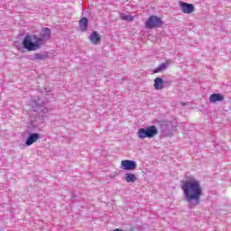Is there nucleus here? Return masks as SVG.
Instances as JSON below:
<instances>
[{
    "label": "nucleus",
    "mask_w": 231,
    "mask_h": 231,
    "mask_svg": "<svg viewBox=\"0 0 231 231\" xmlns=\"http://www.w3.org/2000/svg\"><path fill=\"white\" fill-rule=\"evenodd\" d=\"M183 192L185 201L188 203L189 208H196L201 203V196H203V188L201 182L194 178L189 177L184 180L180 186Z\"/></svg>",
    "instance_id": "f257e3e1"
},
{
    "label": "nucleus",
    "mask_w": 231,
    "mask_h": 231,
    "mask_svg": "<svg viewBox=\"0 0 231 231\" xmlns=\"http://www.w3.org/2000/svg\"><path fill=\"white\" fill-rule=\"evenodd\" d=\"M23 46L28 51H37L42 48V39L35 34H27L23 40Z\"/></svg>",
    "instance_id": "f03ea898"
},
{
    "label": "nucleus",
    "mask_w": 231,
    "mask_h": 231,
    "mask_svg": "<svg viewBox=\"0 0 231 231\" xmlns=\"http://www.w3.org/2000/svg\"><path fill=\"white\" fill-rule=\"evenodd\" d=\"M158 134V128L155 125H151L146 128H139L137 131V136L140 140L145 138H154Z\"/></svg>",
    "instance_id": "7ed1b4c3"
},
{
    "label": "nucleus",
    "mask_w": 231,
    "mask_h": 231,
    "mask_svg": "<svg viewBox=\"0 0 231 231\" xmlns=\"http://www.w3.org/2000/svg\"><path fill=\"white\" fill-rule=\"evenodd\" d=\"M162 24H163L162 18L152 15L146 20L144 26L148 30H153V28H161Z\"/></svg>",
    "instance_id": "20e7f679"
},
{
    "label": "nucleus",
    "mask_w": 231,
    "mask_h": 231,
    "mask_svg": "<svg viewBox=\"0 0 231 231\" xmlns=\"http://www.w3.org/2000/svg\"><path fill=\"white\" fill-rule=\"evenodd\" d=\"M32 106L34 111H41L43 113V115H46L50 111V109L44 106V100L41 99L40 97L32 100Z\"/></svg>",
    "instance_id": "39448f33"
},
{
    "label": "nucleus",
    "mask_w": 231,
    "mask_h": 231,
    "mask_svg": "<svg viewBox=\"0 0 231 231\" xmlns=\"http://www.w3.org/2000/svg\"><path fill=\"white\" fill-rule=\"evenodd\" d=\"M179 6L182 14H194V12L196 11V7H194V5L189 4L187 2L179 1Z\"/></svg>",
    "instance_id": "423d86ee"
},
{
    "label": "nucleus",
    "mask_w": 231,
    "mask_h": 231,
    "mask_svg": "<svg viewBox=\"0 0 231 231\" xmlns=\"http://www.w3.org/2000/svg\"><path fill=\"white\" fill-rule=\"evenodd\" d=\"M136 162L131 160H125L121 162V169L123 171H134L136 169Z\"/></svg>",
    "instance_id": "0eeeda50"
},
{
    "label": "nucleus",
    "mask_w": 231,
    "mask_h": 231,
    "mask_svg": "<svg viewBox=\"0 0 231 231\" xmlns=\"http://www.w3.org/2000/svg\"><path fill=\"white\" fill-rule=\"evenodd\" d=\"M41 139V134L34 133V134H29V136L25 142V145L27 147H30V145H33L37 140Z\"/></svg>",
    "instance_id": "6e6552de"
},
{
    "label": "nucleus",
    "mask_w": 231,
    "mask_h": 231,
    "mask_svg": "<svg viewBox=\"0 0 231 231\" xmlns=\"http://www.w3.org/2000/svg\"><path fill=\"white\" fill-rule=\"evenodd\" d=\"M51 35V31L50 30V28L44 27L42 29V32L40 33L39 39H42V45L44 44V42H46V41L50 40Z\"/></svg>",
    "instance_id": "1a4fd4ad"
},
{
    "label": "nucleus",
    "mask_w": 231,
    "mask_h": 231,
    "mask_svg": "<svg viewBox=\"0 0 231 231\" xmlns=\"http://www.w3.org/2000/svg\"><path fill=\"white\" fill-rule=\"evenodd\" d=\"M90 42L92 44H99L100 41H102V38L100 37V34L98 33V32L94 31L90 33L89 37H88Z\"/></svg>",
    "instance_id": "9d476101"
},
{
    "label": "nucleus",
    "mask_w": 231,
    "mask_h": 231,
    "mask_svg": "<svg viewBox=\"0 0 231 231\" xmlns=\"http://www.w3.org/2000/svg\"><path fill=\"white\" fill-rule=\"evenodd\" d=\"M223 100H225V97H223L221 94H212L209 97V102H211V104H216V102H223Z\"/></svg>",
    "instance_id": "9b49d317"
},
{
    "label": "nucleus",
    "mask_w": 231,
    "mask_h": 231,
    "mask_svg": "<svg viewBox=\"0 0 231 231\" xmlns=\"http://www.w3.org/2000/svg\"><path fill=\"white\" fill-rule=\"evenodd\" d=\"M164 84H165V81H163V79L156 78L154 79V85H153L154 89H157V90L163 89L165 88Z\"/></svg>",
    "instance_id": "f8f14e48"
},
{
    "label": "nucleus",
    "mask_w": 231,
    "mask_h": 231,
    "mask_svg": "<svg viewBox=\"0 0 231 231\" xmlns=\"http://www.w3.org/2000/svg\"><path fill=\"white\" fill-rule=\"evenodd\" d=\"M169 64L171 61H166L164 63L160 64L154 70L153 73H160L161 71H165L169 68Z\"/></svg>",
    "instance_id": "ddd939ff"
},
{
    "label": "nucleus",
    "mask_w": 231,
    "mask_h": 231,
    "mask_svg": "<svg viewBox=\"0 0 231 231\" xmlns=\"http://www.w3.org/2000/svg\"><path fill=\"white\" fill-rule=\"evenodd\" d=\"M88 18L83 17L81 20H79V28L81 32H86L88 30Z\"/></svg>",
    "instance_id": "4468645a"
},
{
    "label": "nucleus",
    "mask_w": 231,
    "mask_h": 231,
    "mask_svg": "<svg viewBox=\"0 0 231 231\" xmlns=\"http://www.w3.org/2000/svg\"><path fill=\"white\" fill-rule=\"evenodd\" d=\"M125 178L127 183H134V181H136L137 180L136 175H134V173H126L125 175Z\"/></svg>",
    "instance_id": "2eb2a0df"
},
{
    "label": "nucleus",
    "mask_w": 231,
    "mask_h": 231,
    "mask_svg": "<svg viewBox=\"0 0 231 231\" xmlns=\"http://www.w3.org/2000/svg\"><path fill=\"white\" fill-rule=\"evenodd\" d=\"M48 58L45 54L36 53L34 54L33 60H44Z\"/></svg>",
    "instance_id": "dca6fc26"
},
{
    "label": "nucleus",
    "mask_w": 231,
    "mask_h": 231,
    "mask_svg": "<svg viewBox=\"0 0 231 231\" xmlns=\"http://www.w3.org/2000/svg\"><path fill=\"white\" fill-rule=\"evenodd\" d=\"M121 19L123 21H134V18L131 14H121Z\"/></svg>",
    "instance_id": "f3484780"
}]
</instances>
